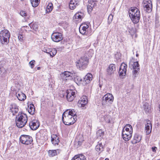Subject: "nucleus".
I'll return each instance as SVG.
<instances>
[{
	"label": "nucleus",
	"mask_w": 160,
	"mask_h": 160,
	"mask_svg": "<svg viewBox=\"0 0 160 160\" xmlns=\"http://www.w3.org/2000/svg\"><path fill=\"white\" fill-rule=\"evenodd\" d=\"M61 80L65 81L68 80H74L76 83H83V80L78 75L77 73L74 72H70L65 71L61 75Z\"/></svg>",
	"instance_id": "1"
},
{
	"label": "nucleus",
	"mask_w": 160,
	"mask_h": 160,
	"mask_svg": "<svg viewBox=\"0 0 160 160\" xmlns=\"http://www.w3.org/2000/svg\"><path fill=\"white\" fill-rule=\"evenodd\" d=\"M28 121V117L26 114L19 112L16 117V122L17 127L21 128L26 124Z\"/></svg>",
	"instance_id": "2"
},
{
	"label": "nucleus",
	"mask_w": 160,
	"mask_h": 160,
	"mask_svg": "<svg viewBox=\"0 0 160 160\" xmlns=\"http://www.w3.org/2000/svg\"><path fill=\"white\" fill-rule=\"evenodd\" d=\"M129 15L133 23H137L139 22L140 18V13L137 8H131V10L129 12Z\"/></svg>",
	"instance_id": "3"
},
{
	"label": "nucleus",
	"mask_w": 160,
	"mask_h": 160,
	"mask_svg": "<svg viewBox=\"0 0 160 160\" xmlns=\"http://www.w3.org/2000/svg\"><path fill=\"white\" fill-rule=\"evenodd\" d=\"M62 121L63 123L66 125H70L74 124L76 120L74 117H71L67 113L64 112L62 115Z\"/></svg>",
	"instance_id": "4"
},
{
	"label": "nucleus",
	"mask_w": 160,
	"mask_h": 160,
	"mask_svg": "<svg viewBox=\"0 0 160 160\" xmlns=\"http://www.w3.org/2000/svg\"><path fill=\"white\" fill-rule=\"evenodd\" d=\"M88 59L87 58L83 57H81L77 62L76 66L79 69L85 68L88 63Z\"/></svg>",
	"instance_id": "5"
},
{
	"label": "nucleus",
	"mask_w": 160,
	"mask_h": 160,
	"mask_svg": "<svg viewBox=\"0 0 160 160\" xmlns=\"http://www.w3.org/2000/svg\"><path fill=\"white\" fill-rule=\"evenodd\" d=\"M10 34L8 30L4 29L0 33V40L2 44L8 43L9 42Z\"/></svg>",
	"instance_id": "6"
},
{
	"label": "nucleus",
	"mask_w": 160,
	"mask_h": 160,
	"mask_svg": "<svg viewBox=\"0 0 160 160\" xmlns=\"http://www.w3.org/2000/svg\"><path fill=\"white\" fill-rule=\"evenodd\" d=\"M113 97L111 94H106L102 98V104L103 105L108 104H111L113 101Z\"/></svg>",
	"instance_id": "7"
},
{
	"label": "nucleus",
	"mask_w": 160,
	"mask_h": 160,
	"mask_svg": "<svg viewBox=\"0 0 160 160\" xmlns=\"http://www.w3.org/2000/svg\"><path fill=\"white\" fill-rule=\"evenodd\" d=\"M129 67L132 68L133 70V77L134 79L135 78L138 76V73L139 72V65L138 61L135 62L132 64H129Z\"/></svg>",
	"instance_id": "8"
},
{
	"label": "nucleus",
	"mask_w": 160,
	"mask_h": 160,
	"mask_svg": "<svg viewBox=\"0 0 160 160\" xmlns=\"http://www.w3.org/2000/svg\"><path fill=\"white\" fill-rule=\"evenodd\" d=\"M20 141L22 143L26 145L31 144L33 141L31 136L25 135H23L21 136Z\"/></svg>",
	"instance_id": "9"
},
{
	"label": "nucleus",
	"mask_w": 160,
	"mask_h": 160,
	"mask_svg": "<svg viewBox=\"0 0 160 160\" xmlns=\"http://www.w3.org/2000/svg\"><path fill=\"white\" fill-rule=\"evenodd\" d=\"M63 38L62 34L58 32H54L51 35L52 40L56 42H60L63 39Z\"/></svg>",
	"instance_id": "10"
},
{
	"label": "nucleus",
	"mask_w": 160,
	"mask_h": 160,
	"mask_svg": "<svg viewBox=\"0 0 160 160\" xmlns=\"http://www.w3.org/2000/svg\"><path fill=\"white\" fill-rule=\"evenodd\" d=\"M89 28L88 25L86 24H82L79 28V31L81 33L82 35L89 36L90 34L88 32Z\"/></svg>",
	"instance_id": "11"
},
{
	"label": "nucleus",
	"mask_w": 160,
	"mask_h": 160,
	"mask_svg": "<svg viewBox=\"0 0 160 160\" xmlns=\"http://www.w3.org/2000/svg\"><path fill=\"white\" fill-rule=\"evenodd\" d=\"M144 10L148 13L151 12L152 10V4L150 0H145L143 5Z\"/></svg>",
	"instance_id": "12"
},
{
	"label": "nucleus",
	"mask_w": 160,
	"mask_h": 160,
	"mask_svg": "<svg viewBox=\"0 0 160 160\" xmlns=\"http://www.w3.org/2000/svg\"><path fill=\"white\" fill-rule=\"evenodd\" d=\"M40 124L39 121L37 119L32 120L29 123V126L31 129L34 130L37 129L39 126Z\"/></svg>",
	"instance_id": "13"
},
{
	"label": "nucleus",
	"mask_w": 160,
	"mask_h": 160,
	"mask_svg": "<svg viewBox=\"0 0 160 160\" xmlns=\"http://www.w3.org/2000/svg\"><path fill=\"white\" fill-rule=\"evenodd\" d=\"M66 98L68 101L72 102L75 97V92L71 90H67L66 91Z\"/></svg>",
	"instance_id": "14"
},
{
	"label": "nucleus",
	"mask_w": 160,
	"mask_h": 160,
	"mask_svg": "<svg viewBox=\"0 0 160 160\" xmlns=\"http://www.w3.org/2000/svg\"><path fill=\"white\" fill-rule=\"evenodd\" d=\"M122 135L123 139L126 141L129 140L131 138L132 136V133L130 132H126L124 131V129H123L122 132Z\"/></svg>",
	"instance_id": "15"
},
{
	"label": "nucleus",
	"mask_w": 160,
	"mask_h": 160,
	"mask_svg": "<svg viewBox=\"0 0 160 160\" xmlns=\"http://www.w3.org/2000/svg\"><path fill=\"white\" fill-rule=\"evenodd\" d=\"M88 2V4L87 6L88 10V12H91L93 8L96 6L97 1L96 0H89Z\"/></svg>",
	"instance_id": "16"
},
{
	"label": "nucleus",
	"mask_w": 160,
	"mask_h": 160,
	"mask_svg": "<svg viewBox=\"0 0 160 160\" xmlns=\"http://www.w3.org/2000/svg\"><path fill=\"white\" fill-rule=\"evenodd\" d=\"M9 108L13 115H14L18 112V106L15 103H13L11 104L10 105Z\"/></svg>",
	"instance_id": "17"
},
{
	"label": "nucleus",
	"mask_w": 160,
	"mask_h": 160,
	"mask_svg": "<svg viewBox=\"0 0 160 160\" xmlns=\"http://www.w3.org/2000/svg\"><path fill=\"white\" fill-rule=\"evenodd\" d=\"M88 103L87 97L85 96L81 98L78 102V106L79 107H82V108Z\"/></svg>",
	"instance_id": "18"
},
{
	"label": "nucleus",
	"mask_w": 160,
	"mask_h": 160,
	"mask_svg": "<svg viewBox=\"0 0 160 160\" xmlns=\"http://www.w3.org/2000/svg\"><path fill=\"white\" fill-rule=\"evenodd\" d=\"M83 13L81 12H78L76 13L73 18V20L76 22H80L81 21L83 18Z\"/></svg>",
	"instance_id": "19"
},
{
	"label": "nucleus",
	"mask_w": 160,
	"mask_h": 160,
	"mask_svg": "<svg viewBox=\"0 0 160 160\" xmlns=\"http://www.w3.org/2000/svg\"><path fill=\"white\" fill-rule=\"evenodd\" d=\"M92 75L90 73L87 74L84 78L83 79V83L82 84L84 85H86L89 83L92 80Z\"/></svg>",
	"instance_id": "20"
},
{
	"label": "nucleus",
	"mask_w": 160,
	"mask_h": 160,
	"mask_svg": "<svg viewBox=\"0 0 160 160\" xmlns=\"http://www.w3.org/2000/svg\"><path fill=\"white\" fill-rule=\"evenodd\" d=\"M79 4L78 0H71L69 4V8L71 10L74 9Z\"/></svg>",
	"instance_id": "21"
},
{
	"label": "nucleus",
	"mask_w": 160,
	"mask_h": 160,
	"mask_svg": "<svg viewBox=\"0 0 160 160\" xmlns=\"http://www.w3.org/2000/svg\"><path fill=\"white\" fill-rule=\"evenodd\" d=\"M116 70V65L113 64H110L108 68L107 71L108 74L109 75L113 74Z\"/></svg>",
	"instance_id": "22"
},
{
	"label": "nucleus",
	"mask_w": 160,
	"mask_h": 160,
	"mask_svg": "<svg viewBox=\"0 0 160 160\" xmlns=\"http://www.w3.org/2000/svg\"><path fill=\"white\" fill-rule=\"evenodd\" d=\"M142 137L138 133H135L134 136L133 140L132 142L133 144H135L139 142L141 140Z\"/></svg>",
	"instance_id": "23"
},
{
	"label": "nucleus",
	"mask_w": 160,
	"mask_h": 160,
	"mask_svg": "<svg viewBox=\"0 0 160 160\" xmlns=\"http://www.w3.org/2000/svg\"><path fill=\"white\" fill-rule=\"evenodd\" d=\"M152 126L150 121L148 120L145 127V131L147 135L149 134L151 132Z\"/></svg>",
	"instance_id": "24"
},
{
	"label": "nucleus",
	"mask_w": 160,
	"mask_h": 160,
	"mask_svg": "<svg viewBox=\"0 0 160 160\" xmlns=\"http://www.w3.org/2000/svg\"><path fill=\"white\" fill-rule=\"evenodd\" d=\"M51 142L55 145L58 144L59 142L58 137L55 134H53L51 136Z\"/></svg>",
	"instance_id": "25"
},
{
	"label": "nucleus",
	"mask_w": 160,
	"mask_h": 160,
	"mask_svg": "<svg viewBox=\"0 0 160 160\" xmlns=\"http://www.w3.org/2000/svg\"><path fill=\"white\" fill-rule=\"evenodd\" d=\"M71 160H87L85 157L82 154L75 155Z\"/></svg>",
	"instance_id": "26"
},
{
	"label": "nucleus",
	"mask_w": 160,
	"mask_h": 160,
	"mask_svg": "<svg viewBox=\"0 0 160 160\" xmlns=\"http://www.w3.org/2000/svg\"><path fill=\"white\" fill-rule=\"evenodd\" d=\"M16 96L18 99L20 101L24 100L26 98V95L22 92L16 93Z\"/></svg>",
	"instance_id": "27"
},
{
	"label": "nucleus",
	"mask_w": 160,
	"mask_h": 160,
	"mask_svg": "<svg viewBox=\"0 0 160 160\" xmlns=\"http://www.w3.org/2000/svg\"><path fill=\"white\" fill-rule=\"evenodd\" d=\"M143 107L146 113L149 112H150L151 108L149 103L146 102H143Z\"/></svg>",
	"instance_id": "28"
},
{
	"label": "nucleus",
	"mask_w": 160,
	"mask_h": 160,
	"mask_svg": "<svg viewBox=\"0 0 160 160\" xmlns=\"http://www.w3.org/2000/svg\"><path fill=\"white\" fill-rule=\"evenodd\" d=\"M28 111L31 115L34 114L35 111V108L34 105L32 104H30L28 106Z\"/></svg>",
	"instance_id": "29"
},
{
	"label": "nucleus",
	"mask_w": 160,
	"mask_h": 160,
	"mask_svg": "<svg viewBox=\"0 0 160 160\" xmlns=\"http://www.w3.org/2000/svg\"><path fill=\"white\" fill-rule=\"evenodd\" d=\"M64 112L67 113V114H68L69 115L71 116V117H74L76 118V112L74 110H67Z\"/></svg>",
	"instance_id": "30"
},
{
	"label": "nucleus",
	"mask_w": 160,
	"mask_h": 160,
	"mask_svg": "<svg viewBox=\"0 0 160 160\" xmlns=\"http://www.w3.org/2000/svg\"><path fill=\"white\" fill-rule=\"evenodd\" d=\"M83 141V138L82 135L79 136L75 140L76 142H78V145L79 146H80L82 144V143Z\"/></svg>",
	"instance_id": "31"
},
{
	"label": "nucleus",
	"mask_w": 160,
	"mask_h": 160,
	"mask_svg": "<svg viewBox=\"0 0 160 160\" xmlns=\"http://www.w3.org/2000/svg\"><path fill=\"white\" fill-rule=\"evenodd\" d=\"M123 129H124V131L130 132L131 131V133H132V128L130 124H127L124 126Z\"/></svg>",
	"instance_id": "32"
},
{
	"label": "nucleus",
	"mask_w": 160,
	"mask_h": 160,
	"mask_svg": "<svg viewBox=\"0 0 160 160\" xmlns=\"http://www.w3.org/2000/svg\"><path fill=\"white\" fill-rule=\"evenodd\" d=\"M103 146L102 143H100L96 146V149L98 152H102L103 150Z\"/></svg>",
	"instance_id": "33"
},
{
	"label": "nucleus",
	"mask_w": 160,
	"mask_h": 160,
	"mask_svg": "<svg viewBox=\"0 0 160 160\" xmlns=\"http://www.w3.org/2000/svg\"><path fill=\"white\" fill-rule=\"evenodd\" d=\"M32 6L33 7L38 6L39 3V0H30Z\"/></svg>",
	"instance_id": "34"
},
{
	"label": "nucleus",
	"mask_w": 160,
	"mask_h": 160,
	"mask_svg": "<svg viewBox=\"0 0 160 160\" xmlns=\"http://www.w3.org/2000/svg\"><path fill=\"white\" fill-rule=\"evenodd\" d=\"M128 32L132 36H133L136 32V29L135 28H128Z\"/></svg>",
	"instance_id": "35"
},
{
	"label": "nucleus",
	"mask_w": 160,
	"mask_h": 160,
	"mask_svg": "<svg viewBox=\"0 0 160 160\" xmlns=\"http://www.w3.org/2000/svg\"><path fill=\"white\" fill-rule=\"evenodd\" d=\"M48 153L50 157H52L57 155V151L55 150H50L48 151Z\"/></svg>",
	"instance_id": "36"
},
{
	"label": "nucleus",
	"mask_w": 160,
	"mask_h": 160,
	"mask_svg": "<svg viewBox=\"0 0 160 160\" xmlns=\"http://www.w3.org/2000/svg\"><path fill=\"white\" fill-rule=\"evenodd\" d=\"M127 65L124 63H122L119 69L123 71V72H126L127 70Z\"/></svg>",
	"instance_id": "37"
},
{
	"label": "nucleus",
	"mask_w": 160,
	"mask_h": 160,
	"mask_svg": "<svg viewBox=\"0 0 160 160\" xmlns=\"http://www.w3.org/2000/svg\"><path fill=\"white\" fill-rule=\"evenodd\" d=\"M53 9V5L52 3H50L47 6L46 8V12H50Z\"/></svg>",
	"instance_id": "38"
},
{
	"label": "nucleus",
	"mask_w": 160,
	"mask_h": 160,
	"mask_svg": "<svg viewBox=\"0 0 160 160\" xmlns=\"http://www.w3.org/2000/svg\"><path fill=\"white\" fill-rule=\"evenodd\" d=\"M119 76L121 78H124L126 74V72L124 71L123 72V71H122L121 70L119 69Z\"/></svg>",
	"instance_id": "39"
},
{
	"label": "nucleus",
	"mask_w": 160,
	"mask_h": 160,
	"mask_svg": "<svg viewBox=\"0 0 160 160\" xmlns=\"http://www.w3.org/2000/svg\"><path fill=\"white\" fill-rule=\"evenodd\" d=\"M50 55L51 57H53L57 53V50L56 49H53L52 51H49Z\"/></svg>",
	"instance_id": "40"
},
{
	"label": "nucleus",
	"mask_w": 160,
	"mask_h": 160,
	"mask_svg": "<svg viewBox=\"0 0 160 160\" xmlns=\"http://www.w3.org/2000/svg\"><path fill=\"white\" fill-rule=\"evenodd\" d=\"M35 63V61L34 60H32L29 62V64L31 68H34Z\"/></svg>",
	"instance_id": "41"
},
{
	"label": "nucleus",
	"mask_w": 160,
	"mask_h": 160,
	"mask_svg": "<svg viewBox=\"0 0 160 160\" xmlns=\"http://www.w3.org/2000/svg\"><path fill=\"white\" fill-rule=\"evenodd\" d=\"M104 120L106 122L108 123H110V118L109 116H105Z\"/></svg>",
	"instance_id": "42"
},
{
	"label": "nucleus",
	"mask_w": 160,
	"mask_h": 160,
	"mask_svg": "<svg viewBox=\"0 0 160 160\" xmlns=\"http://www.w3.org/2000/svg\"><path fill=\"white\" fill-rule=\"evenodd\" d=\"M113 18V16L112 14H110L108 16V22L109 23H110L112 21Z\"/></svg>",
	"instance_id": "43"
},
{
	"label": "nucleus",
	"mask_w": 160,
	"mask_h": 160,
	"mask_svg": "<svg viewBox=\"0 0 160 160\" xmlns=\"http://www.w3.org/2000/svg\"><path fill=\"white\" fill-rule=\"evenodd\" d=\"M97 134L98 135H99L100 136H101L102 135H103L104 134L103 132H102V131L101 130H99L97 132Z\"/></svg>",
	"instance_id": "44"
},
{
	"label": "nucleus",
	"mask_w": 160,
	"mask_h": 160,
	"mask_svg": "<svg viewBox=\"0 0 160 160\" xmlns=\"http://www.w3.org/2000/svg\"><path fill=\"white\" fill-rule=\"evenodd\" d=\"M32 28L34 30H36L38 29V26L36 24H33L32 26Z\"/></svg>",
	"instance_id": "45"
},
{
	"label": "nucleus",
	"mask_w": 160,
	"mask_h": 160,
	"mask_svg": "<svg viewBox=\"0 0 160 160\" xmlns=\"http://www.w3.org/2000/svg\"><path fill=\"white\" fill-rule=\"evenodd\" d=\"M20 15L22 16H26L27 13L24 11H21L20 12Z\"/></svg>",
	"instance_id": "46"
},
{
	"label": "nucleus",
	"mask_w": 160,
	"mask_h": 160,
	"mask_svg": "<svg viewBox=\"0 0 160 160\" xmlns=\"http://www.w3.org/2000/svg\"><path fill=\"white\" fill-rule=\"evenodd\" d=\"M23 37L22 35H19L18 36V38L19 40L20 41H22L23 40Z\"/></svg>",
	"instance_id": "47"
},
{
	"label": "nucleus",
	"mask_w": 160,
	"mask_h": 160,
	"mask_svg": "<svg viewBox=\"0 0 160 160\" xmlns=\"http://www.w3.org/2000/svg\"><path fill=\"white\" fill-rule=\"evenodd\" d=\"M3 70V68L2 66H0V74L2 73Z\"/></svg>",
	"instance_id": "48"
},
{
	"label": "nucleus",
	"mask_w": 160,
	"mask_h": 160,
	"mask_svg": "<svg viewBox=\"0 0 160 160\" xmlns=\"http://www.w3.org/2000/svg\"><path fill=\"white\" fill-rule=\"evenodd\" d=\"M152 150L153 152H156V150L155 149L156 148L157 149V148L156 147H152Z\"/></svg>",
	"instance_id": "49"
},
{
	"label": "nucleus",
	"mask_w": 160,
	"mask_h": 160,
	"mask_svg": "<svg viewBox=\"0 0 160 160\" xmlns=\"http://www.w3.org/2000/svg\"><path fill=\"white\" fill-rule=\"evenodd\" d=\"M50 50H49V52H48V50H46V51H45V52H46L47 53H49L50 54Z\"/></svg>",
	"instance_id": "50"
},
{
	"label": "nucleus",
	"mask_w": 160,
	"mask_h": 160,
	"mask_svg": "<svg viewBox=\"0 0 160 160\" xmlns=\"http://www.w3.org/2000/svg\"><path fill=\"white\" fill-rule=\"evenodd\" d=\"M138 55H139L138 54V53L136 54V57H138Z\"/></svg>",
	"instance_id": "51"
},
{
	"label": "nucleus",
	"mask_w": 160,
	"mask_h": 160,
	"mask_svg": "<svg viewBox=\"0 0 160 160\" xmlns=\"http://www.w3.org/2000/svg\"><path fill=\"white\" fill-rule=\"evenodd\" d=\"M105 160H109V159L108 158H106Z\"/></svg>",
	"instance_id": "52"
},
{
	"label": "nucleus",
	"mask_w": 160,
	"mask_h": 160,
	"mask_svg": "<svg viewBox=\"0 0 160 160\" xmlns=\"http://www.w3.org/2000/svg\"><path fill=\"white\" fill-rule=\"evenodd\" d=\"M37 69H38V70H39V69H40V67H38V68H37Z\"/></svg>",
	"instance_id": "53"
},
{
	"label": "nucleus",
	"mask_w": 160,
	"mask_h": 160,
	"mask_svg": "<svg viewBox=\"0 0 160 160\" xmlns=\"http://www.w3.org/2000/svg\"><path fill=\"white\" fill-rule=\"evenodd\" d=\"M21 1H24V0H21Z\"/></svg>",
	"instance_id": "54"
}]
</instances>
